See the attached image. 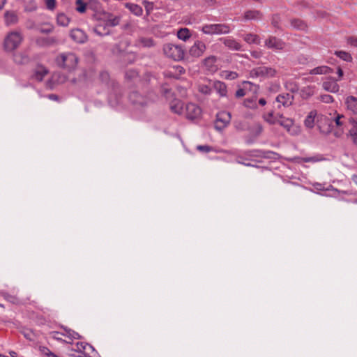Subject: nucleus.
Here are the masks:
<instances>
[{
    "mask_svg": "<svg viewBox=\"0 0 357 357\" xmlns=\"http://www.w3.org/2000/svg\"><path fill=\"white\" fill-rule=\"evenodd\" d=\"M54 61L58 67L72 71L76 68L79 58L75 53L66 52L59 54L55 57Z\"/></svg>",
    "mask_w": 357,
    "mask_h": 357,
    "instance_id": "obj_1",
    "label": "nucleus"
},
{
    "mask_svg": "<svg viewBox=\"0 0 357 357\" xmlns=\"http://www.w3.org/2000/svg\"><path fill=\"white\" fill-rule=\"evenodd\" d=\"M162 52L166 57L176 61H181L185 56V50L182 46L171 43L163 45Z\"/></svg>",
    "mask_w": 357,
    "mask_h": 357,
    "instance_id": "obj_2",
    "label": "nucleus"
},
{
    "mask_svg": "<svg viewBox=\"0 0 357 357\" xmlns=\"http://www.w3.org/2000/svg\"><path fill=\"white\" fill-rule=\"evenodd\" d=\"M22 40L23 36L21 32L17 31H10L4 38V50L7 52H13L18 48Z\"/></svg>",
    "mask_w": 357,
    "mask_h": 357,
    "instance_id": "obj_3",
    "label": "nucleus"
},
{
    "mask_svg": "<svg viewBox=\"0 0 357 357\" xmlns=\"http://www.w3.org/2000/svg\"><path fill=\"white\" fill-rule=\"evenodd\" d=\"M202 31L207 35L227 34L231 31V28L225 24H205L202 27Z\"/></svg>",
    "mask_w": 357,
    "mask_h": 357,
    "instance_id": "obj_4",
    "label": "nucleus"
},
{
    "mask_svg": "<svg viewBox=\"0 0 357 357\" xmlns=\"http://www.w3.org/2000/svg\"><path fill=\"white\" fill-rule=\"evenodd\" d=\"M276 73L277 71L275 68L261 66L251 70L250 76L252 77L269 78L275 77Z\"/></svg>",
    "mask_w": 357,
    "mask_h": 357,
    "instance_id": "obj_5",
    "label": "nucleus"
},
{
    "mask_svg": "<svg viewBox=\"0 0 357 357\" xmlns=\"http://www.w3.org/2000/svg\"><path fill=\"white\" fill-rule=\"evenodd\" d=\"M129 100L136 109L144 108L151 102L149 98L143 96L138 91L131 92L129 95Z\"/></svg>",
    "mask_w": 357,
    "mask_h": 357,
    "instance_id": "obj_6",
    "label": "nucleus"
},
{
    "mask_svg": "<svg viewBox=\"0 0 357 357\" xmlns=\"http://www.w3.org/2000/svg\"><path fill=\"white\" fill-rule=\"evenodd\" d=\"M231 119V116L229 112L225 111L218 112L216 115L215 128L218 131L222 130L229 125Z\"/></svg>",
    "mask_w": 357,
    "mask_h": 357,
    "instance_id": "obj_7",
    "label": "nucleus"
},
{
    "mask_svg": "<svg viewBox=\"0 0 357 357\" xmlns=\"http://www.w3.org/2000/svg\"><path fill=\"white\" fill-rule=\"evenodd\" d=\"M186 118L190 120L197 119L201 116L202 109L195 103L189 102L185 107Z\"/></svg>",
    "mask_w": 357,
    "mask_h": 357,
    "instance_id": "obj_8",
    "label": "nucleus"
},
{
    "mask_svg": "<svg viewBox=\"0 0 357 357\" xmlns=\"http://www.w3.org/2000/svg\"><path fill=\"white\" fill-rule=\"evenodd\" d=\"M206 50V44L201 40H196L189 50V54L192 57L199 58L202 56Z\"/></svg>",
    "mask_w": 357,
    "mask_h": 357,
    "instance_id": "obj_9",
    "label": "nucleus"
},
{
    "mask_svg": "<svg viewBox=\"0 0 357 357\" xmlns=\"http://www.w3.org/2000/svg\"><path fill=\"white\" fill-rule=\"evenodd\" d=\"M277 107L281 109L282 107L286 108L291 106L294 100V97L292 94L286 93H280L276 97Z\"/></svg>",
    "mask_w": 357,
    "mask_h": 357,
    "instance_id": "obj_10",
    "label": "nucleus"
},
{
    "mask_svg": "<svg viewBox=\"0 0 357 357\" xmlns=\"http://www.w3.org/2000/svg\"><path fill=\"white\" fill-rule=\"evenodd\" d=\"M265 46L269 49L280 51L284 48L285 43L280 38L269 36L265 40Z\"/></svg>",
    "mask_w": 357,
    "mask_h": 357,
    "instance_id": "obj_11",
    "label": "nucleus"
},
{
    "mask_svg": "<svg viewBox=\"0 0 357 357\" xmlns=\"http://www.w3.org/2000/svg\"><path fill=\"white\" fill-rule=\"evenodd\" d=\"M322 88L330 93H337L340 90V86L337 84V79L332 77H327L322 83Z\"/></svg>",
    "mask_w": 357,
    "mask_h": 357,
    "instance_id": "obj_12",
    "label": "nucleus"
},
{
    "mask_svg": "<svg viewBox=\"0 0 357 357\" xmlns=\"http://www.w3.org/2000/svg\"><path fill=\"white\" fill-rule=\"evenodd\" d=\"M258 90V86L252 84L250 82H243V87L239 88L235 93V96L237 98L243 97L248 93V91H252L255 93Z\"/></svg>",
    "mask_w": 357,
    "mask_h": 357,
    "instance_id": "obj_13",
    "label": "nucleus"
},
{
    "mask_svg": "<svg viewBox=\"0 0 357 357\" xmlns=\"http://www.w3.org/2000/svg\"><path fill=\"white\" fill-rule=\"evenodd\" d=\"M70 37L77 43H84L88 40L86 33L80 29H73L70 32Z\"/></svg>",
    "mask_w": 357,
    "mask_h": 357,
    "instance_id": "obj_14",
    "label": "nucleus"
},
{
    "mask_svg": "<svg viewBox=\"0 0 357 357\" xmlns=\"http://www.w3.org/2000/svg\"><path fill=\"white\" fill-rule=\"evenodd\" d=\"M36 43L40 47H47L56 45L59 41L56 37H39L36 39Z\"/></svg>",
    "mask_w": 357,
    "mask_h": 357,
    "instance_id": "obj_15",
    "label": "nucleus"
},
{
    "mask_svg": "<svg viewBox=\"0 0 357 357\" xmlns=\"http://www.w3.org/2000/svg\"><path fill=\"white\" fill-rule=\"evenodd\" d=\"M155 45V43L151 37H139L135 41V46L138 48H151Z\"/></svg>",
    "mask_w": 357,
    "mask_h": 357,
    "instance_id": "obj_16",
    "label": "nucleus"
},
{
    "mask_svg": "<svg viewBox=\"0 0 357 357\" xmlns=\"http://www.w3.org/2000/svg\"><path fill=\"white\" fill-rule=\"evenodd\" d=\"M217 57L215 56L211 55L205 58L203 60L202 63L207 70L211 72H215L218 69V67L215 65Z\"/></svg>",
    "mask_w": 357,
    "mask_h": 357,
    "instance_id": "obj_17",
    "label": "nucleus"
},
{
    "mask_svg": "<svg viewBox=\"0 0 357 357\" xmlns=\"http://www.w3.org/2000/svg\"><path fill=\"white\" fill-rule=\"evenodd\" d=\"M220 40L222 43L231 50H241L242 45L235 39L231 38H223Z\"/></svg>",
    "mask_w": 357,
    "mask_h": 357,
    "instance_id": "obj_18",
    "label": "nucleus"
},
{
    "mask_svg": "<svg viewBox=\"0 0 357 357\" xmlns=\"http://www.w3.org/2000/svg\"><path fill=\"white\" fill-rule=\"evenodd\" d=\"M212 87L216 91L220 97H226L227 94V89L226 84L221 81H213L212 82Z\"/></svg>",
    "mask_w": 357,
    "mask_h": 357,
    "instance_id": "obj_19",
    "label": "nucleus"
},
{
    "mask_svg": "<svg viewBox=\"0 0 357 357\" xmlns=\"http://www.w3.org/2000/svg\"><path fill=\"white\" fill-rule=\"evenodd\" d=\"M347 109L352 114L357 115V98L353 96L347 97L345 100Z\"/></svg>",
    "mask_w": 357,
    "mask_h": 357,
    "instance_id": "obj_20",
    "label": "nucleus"
},
{
    "mask_svg": "<svg viewBox=\"0 0 357 357\" xmlns=\"http://www.w3.org/2000/svg\"><path fill=\"white\" fill-rule=\"evenodd\" d=\"M4 21L7 26L14 25L18 22V16L15 11H6L4 13Z\"/></svg>",
    "mask_w": 357,
    "mask_h": 357,
    "instance_id": "obj_21",
    "label": "nucleus"
},
{
    "mask_svg": "<svg viewBox=\"0 0 357 357\" xmlns=\"http://www.w3.org/2000/svg\"><path fill=\"white\" fill-rule=\"evenodd\" d=\"M282 114H275L273 111L268 112L263 115L264 120L271 125H275L279 123L280 118L279 116Z\"/></svg>",
    "mask_w": 357,
    "mask_h": 357,
    "instance_id": "obj_22",
    "label": "nucleus"
},
{
    "mask_svg": "<svg viewBox=\"0 0 357 357\" xmlns=\"http://www.w3.org/2000/svg\"><path fill=\"white\" fill-rule=\"evenodd\" d=\"M93 31L95 34L99 36H104L110 34L109 26L105 23L103 24H100L97 25L93 29Z\"/></svg>",
    "mask_w": 357,
    "mask_h": 357,
    "instance_id": "obj_23",
    "label": "nucleus"
},
{
    "mask_svg": "<svg viewBox=\"0 0 357 357\" xmlns=\"http://www.w3.org/2000/svg\"><path fill=\"white\" fill-rule=\"evenodd\" d=\"M333 72V70L326 66L316 67L310 71V75H326Z\"/></svg>",
    "mask_w": 357,
    "mask_h": 357,
    "instance_id": "obj_24",
    "label": "nucleus"
},
{
    "mask_svg": "<svg viewBox=\"0 0 357 357\" xmlns=\"http://www.w3.org/2000/svg\"><path fill=\"white\" fill-rule=\"evenodd\" d=\"M262 13L257 10H247L244 13V18L246 20H259L261 19Z\"/></svg>",
    "mask_w": 357,
    "mask_h": 357,
    "instance_id": "obj_25",
    "label": "nucleus"
},
{
    "mask_svg": "<svg viewBox=\"0 0 357 357\" xmlns=\"http://www.w3.org/2000/svg\"><path fill=\"white\" fill-rule=\"evenodd\" d=\"M47 73L48 70L45 66H38L36 68L33 77L37 81L41 82Z\"/></svg>",
    "mask_w": 357,
    "mask_h": 357,
    "instance_id": "obj_26",
    "label": "nucleus"
},
{
    "mask_svg": "<svg viewBox=\"0 0 357 357\" xmlns=\"http://www.w3.org/2000/svg\"><path fill=\"white\" fill-rule=\"evenodd\" d=\"M317 115V112L316 110H312L309 112L304 121V125L305 127L307 128H312L314 126V121Z\"/></svg>",
    "mask_w": 357,
    "mask_h": 357,
    "instance_id": "obj_27",
    "label": "nucleus"
},
{
    "mask_svg": "<svg viewBox=\"0 0 357 357\" xmlns=\"http://www.w3.org/2000/svg\"><path fill=\"white\" fill-rule=\"evenodd\" d=\"M170 109L175 114H181L183 110V103L181 100L175 99L170 103Z\"/></svg>",
    "mask_w": 357,
    "mask_h": 357,
    "instance_id": "obj_28",
    "label": "nucleus"
},
{
    "mask_svg": "<svg viewBox=\"0 0 357 357\" xmlns=\"http://www.w3.org/2000/svg\"><path fill=\"white\" fill-rule=\"evenodd\" d=\"M126 8H128L132 14L136 16H141L143 13L142 8L135 3H126L125 5Z\"/></svg>",
    "mask_w": 357,
    "mask_h": 357,
    "instance_id": "obj_29",
    "label": "nucleus"
},
{
    "mask_svg": "<svg viewBox=\"0 0 357 357\" xmlns=\"http://www.w3.org/2000/svg\"><path fill=\"white\" fill-rule=\"evenodd\" d=\"M280 121L279 123L282 127L285 128L288 132L291 131V128L294 125V121L289 118H285L283 115H280Z\"/></svg>",
    "mask_w": 357,
    "mask_h": 357,
    "instance_id": "obj_30",
    "label": "nucleus"
},
{
    "mask_svg": "<svg viewBox=\"0 0 357 357\" xmlns=\"http://www.w3.org/2000/svg\"><path fill=\"white\" fill-rule=\"evenodd\" d=\"M243 40L248 44H257L259 45L260 43L259 37L254 33H246L243 36Z\"/></svg>",
    "mask_w": 357,
    "mask_h": 357,
    "instance_id": "obj_31",
    "label": "nucleus"
},
{
    "mask_svg": "<svg viewBox=\"0 0 357 357\" xmlns=\"http://www.w3.org/2000/svg\"><path fill=\"white\" fill-rule=\"evenodd\" d=\"M70 19L63 13H59L56 16V23L59 26H68Z\"/></svg>",
    "mask_w": 357,
    "mask_h": 357,
    "instance_id": "obj_32",
    "label": "nucleus"
},
{
    "mask_svg": "<svg viewBox=\"0 0 357 357\" xmlns=\"http://www.w3.org/2000/svg\"><path fill=\"white\" fill-rule=\"evenodd\" d=\"M321 160L319 156H313V157H296L293 159V161L297 163L302 162H316Z\"/></svg>",
    "mask_w": 357,
    "mask_h": 357,
    "instance_id": "obj_33",
    "label": "nucleus"
},
{
    "mask_svg": "<svg viewBox=\"0 0 357 357\" xmlns=\"http://www.w3.org/2000/svg\"><path fill=\"white\" fill-rule=\"evenodd\" d=\"M290 25L294 29L298 30H304L307 27L305 23L299 19L290 20Z\"/></svg>",
    "mask_w": 357,
    "mask_h": 357,
    "instance_id": "obj_34",
    "label": "nucleus"
},
{
    "mask_svg": "<svg viewBox=\"0 0 357 357\" xmlns=\"http://www.w3.org/2000/svg\"><path fill=\"white\" fill-rule=\"evenodd\" d=\"M120 19L119 16H114L109 14L105 23L107 24L109 27L116 26L119 24Z\"/></svg>",
    "mask_w": 357,
    "mask_h": 357,
    "instance_id": "obj_35",
    "label": "nucleus"
},
{
    "mask_svg": "<svg viewBox=\"0 0 357 357\" xmlns=\"http://www.w3.org/2000/svg\"><path fill=\"white\" fill-rule=\"evenodd\" d=\"M191 35L190 33V31L187 28H182L180 29L177 31V37L180 40H182L183 41H186L190 38Z\"/></svg>",
    "mask_w": 357,
    "mask_h": 357,
    "instance_id": "obj_36",
    "label": "nucleus"
},
{
    "mask_svg": "<svg viewBox=\"0 0 357 357\" xmlns=\"http://www.w3.org/2000/svg\"><path fill=\"white\" fill-rule=\"evenodd\" d=\"M335 54L340 59H342L343 61H345L347 62L352 61V56H351V54L347 52L335 51Z\"/></svg>",
    "mask_w": 357,
    "mask_h": 357,
    "instance_id": "obj_37",
    "label": "nucleus"
},
{
    "mask_svg": "<svg viewBox=\"0 0 357 357\" xmlns=\"http://www.w3.org/2000/svg\"><path fill=\"white\" fill-rule=\"evenodd\" d=\"M198 91L204 95H210L212 92V89L210 86L206 84H200L198 85Z\"/></svg>",
    "mask_w": 357,
    "mask_h": 357,
    "instance_id": "obj_38",
    "label": "nucleus"
},
{
    "mask_svg": "<svg viewBox=\"0 0 357 357\" xmlns=\"http://www.w3.org/2000/svg\"><path fill=\"white\" fill-rule=\"evenodd\" d=\"M99 79L105 84H109L110 76L107 71L102 70L99 74Z\"/></svg>",
    "mask_w": 357,
    "mask_h": 357,
    "instance_id": "obj_39",
    "label": "nucleus"
},
{
    "mask_svg": "<svg viewBox=\"0 0 357 357\" xmlns=\"http://www.w3.org/2000/svg\"><path fill=\"white\" fill-rule=\"evenodd\" d=\"M14 61L18 64H23L28 61L29 59L26 56L22 54H15L14 55Z\"/></svg>",
    "mask_w": 357,
    "mask_h": 357,
    "instance_id": "obj_40",
    "label": "nucleus"
},
{
    "mask_svg": "<svg viewBox=\"0 0 357 357\" xmlns=\"http://www.w3.org/2000/svg\"><path fill=\"white\" fill-rule=\"evenodd\" d=\"M243 105L248 108L255 109L257 107L256 99L253 98H246L243 102Z\"/></svg>",
    "mask_w": 357,
    "mask_h": 357,
    "instance_id": "obj_41",
    "label": "nucleus"
},
{
    "mask_svg": "<svg viewBox=\"0 0 357 357\" xmlns=\"http://www.w3.org/2000/svg\"><path fill=\"white\" fill-rule=\"evenodd\" d=\"M344 116L337 114V116L335 118L334 121L336 124V126L340 128V131H343V128H342L344 125Z\"/></svg>",
    "mask_w": 357,
    "mask_h": 357,
    "instance_id": "obj_42",
    "label": "nucleus"
},
{
    "mask_svg": "<svg viewBox=\"0 0 357 357\" xmlns=\"http://www.w3.org/2000/svg\"><path fill=\"white\" fill-rule=\"evenodd\" d=\"M351 128L349 129V134L354 135L357 133V118H351L349 119Z\"/></svg>",
    "mask_w": 357,
    "mask_h": 357,
    "instance_id": "obj_43",
    "label": "nucleus"
},
{
    "mask_svg": "<svg viewBox=\"0 0 357 357\" xmlns=\"http://www.w3.org/2000/svg\"><path fill=\"white\" fill-rule=\"evenodd\" d=\"M234 126L238 130H246L248 129V125L246 122L242 121H236Z\"/></svg>",
    "mask_w": 357,
    "mask_h": 357,
    "instance_id": "obj_44",
    "label": "nucleus"
},
{
    "mask_svg": "<svg viewBox=\"0 0 357 357\" xmlns=\"http://www.w3.org/2000/svg\"><path fill=\"white\" fill-rule=\"evenodd\" d=\"M76 6V10L77 12L83 13L86 11V4L82 0H77Z\"/></svg>",
    "mask_w": 357,
    "mask_h": 357,
    "instance_id": "obj_45",
    "label": "nucleus"
},
{
    "mask_svg": "<svg viewBox=\"0 0 357 357\" xmlns=\"http://www.w3.org/2000/svg\"><path fill=\"white\" fill-rule=\"evenodd\" d=\"M125 76L128 79H133L138 77V73L135 70H128L126 71Z\"/></svg>",
    "mask_w": 357,
    "mask_h": 357,
    "instance_id": "obj_46",
    "label": "nucleus"
},
{
    "mask_svg": "<svg viewBox=\"0 0 357 357\" xmlns=\"http://www.w3.org/2000/svg\"><path fill=\"white\" fill-rule=\"evenodd\" d=\"M174 71L176 73L177 79H179L180 76L185 73V70L181 66L177 65L173 66Z\"/></svg>",
    "mask_w": 357,
    "mask_h": 357,
    "instance_id": "obj_47",
    "label": "nucleus"
},
{
    "mask_svg": "<svg viewBox=\"0 0 357 357\" xmlns=\"http://www.w3.org/2000/svg\"><path fill=\"white\" fill-rule=\"evenodd\" d=\"M145 9H146V14L147 15H149L150 13L151 12V10H153V3L152 2H150L147 0H144L142 2Z\"/></svg>",
    "mask_w": 357,
    "mask_h": 357,
    "instance_id": "obj_48",
    "label": "nucleus"
},
{
    "mask_svg": "<svg viewBox=\"0 0 357 357\" xmlns=\"http://www.w3.org/2000/svg\"><path fill=\"white\" fill-rule=\"evenodd\" d=\"M285 86L292 93H295L298 91V85L294 82H287Z\"/></svg>",
    "mask_w": 357,
    "mask_h": 357,
    "instance_id": "obj_49",
    "label": "nucleus"
},
{
    "mask_svg": "<svg viewBox=\"0 0 357 357\" xmlns=\"http://www.w3.org/2000/svg\"><path fill=\"white\" fill-rule=\"evenodd\" d=\"M280 17L278 15H274L272 17L271 24L275 28L280 29Z\"/></svg>",
    "mask_w": 357,
    "mask_h": 357,
    "instance_id": "obj_50",
    "label": "nucleus"
},
{
    "mask_svg": "<svg viewBox=\"0 0 357 357\" xmlns=\"http://www.w3.org/2000/svg\"><path fill=\"white\" fill-rule=\"evenodd\" d=\"M54 26L51 24H47V26L45 28L40 27L38 28V30L41 33H50L53 31Z\"/></svg>",
    "mask_w": 357,
    "mask_h": 357,
    "instance_id": "obj_51",
    "label": "nucleus"
},
{
    "mask_svg": "<svg viewBox=\"0 0 357 357\" xmlns=\"http://www.w3.org/2000/svg\"><path fill=\"white\" fill-rule=\"evenodd\" d=\"M45 5L48 10H54L56 8V0H45Z\"/></svg>",
    "mask_w": 357,
    "mask_h": 357,
    "instance_id": "obj_52",
    "label": "nucleus"
},
{
    "mask_svg": "<svg viewBox=\"0 0 357 357\" xmlns=\"http://www.w3.org/2000/svg\"><path fill=\"white\" fill-rule=\"evenodd\" d=\"M197 149L201 152L208 153L212 150V147L208 145H199Z\"/></svg>",
    "mask_w": 357,
    "mask_h": 357,
    "instance_id": "obj_53",
    "label": "nucleus"
},
{
    "mask_svg": "<svg viewBox=\"0 0 357 357\" xmlns=\"http://www.w3.org/2000/svg\"><path fill=\"white\" fill-rule=\"evenodd\" d=\"M347 44L350 45L351 46L357 47V37L355 36H350L348 37L347 39Z\"/></svg>",
    "mask_w": 357,
    "mask_h": 357,
    "instance_id": "obj_54",
    "label": "nucleus"
},
{
    "mask_svg": "<svg viewBox=\"0 0 357 357\" xmlns=\"http://www.w3.org/2000/svg\"><path fill=\"white\" fill-rule=\"evenodd\" d=\"M165 76L167 77L177 79L176 73L174 71L173 67H172L165 73Z\"/></svg>",
    "mask_w": 357,
    "mask_h": 357,
    "instance_id": "obj_55",
    "label": "nucleus"
},
{
    "mask_svg": "<svg viewBox=\"0 0 357 357\" xmlns=\"http://www.w3.org/2000/svg\"><path fill=\"white\" fill-rule=\"evenodd\" d=\"M321 100L324 102L329 103L333 101V98L330 95L321 96Z\"/></svg>",
    "mask_w": 357,
    "mask_h": 357,
    "instance_id": "obj_56",
    "label": "nucleus"
},
{
    "mask_svg": "<svg viewBox=\"0 0 357 357\" xmlns=\"http://www.w3.org/2000/svg\"><path fill=\"white\" fill-rule=\"evenodd\" d=\"M67 335L72 339H77L79 336L78 333L71 330L66 331Z\"/></svg>",
    "mask_w": 357,
    "mask_h": 357,
    "instance_id": "obj_57",
    "label": "nucleus"
},
{
    "mask_svg": "<svg viewBox=\"0 0 357 357\" xmlns=\"http://www.w3.org/2000/svg\"><path fill=\"white\" fill-rule=\"evenodd\" d=\"M226 78L229 79H234L238 77V74L235 72H226Z\"/></svg>",
    "mask_w": 357,
    "mask_h": 357,
    "instance_id": "obj_58",
    "label": "nucleus"
},
{
    "mask_svg": "<svg viewBox=\"0 0 357 357\" xmlns=\"http://www.w3.org/2000/svg\"><path fill=\"white\" fill-rule=\"evenodd\" d=\"M251 56L255 59H259L262 56V52L260 50H255L251 52Z\"/></svg>",
    "mask_w": 357,
    "mask_h": 357,
    "instance_id": "obj_59",
    "label": "nucleus"
},
{
    "mask_svg": "<svg viewBox=\"0 0 357 357\" xmlns=\"http://www.w3.org/2000/svg\"><path fill=\"white\" fill-rule=\"evenodd\" d=\"M254 126H255L256 133L257 135L261 134L263 130V126H261V124L257 123H255Z\"/></svg>",
    "mask_w": 357,
    "mask_h": 357,
    "instance_id": "obj_60",
    "label": "nucleus"
},
{
    "mask_svg": "<svg viewBox=\"0 0 357 357\" xmlns=\"http://www.w3.org/2000/svg\"><path fill=\"white\" fill-rule=\"evenodd\" d=\"M40 351H41V353L45 356H48L50 352H51V351L46 347H40Z\"/></svg>",
    "mask_w": 357,
    "mask_h": 357,
    "instance_id": "obj_61",
    "label": "nucleus"
},
{
    "mask_svg": "<svg viewBox=\"0 0 357 357\" xmlns=\"http://www.w3.org/2000/svg\"><path fill=\"white\" fill-rule=\"evenodd\" d=\"M83 350L86 351L91 350L92 351H94V348L91 344H85L84 346H83Z\"/></svg>",
    "mask_w": 357,
    "mask_h": 357,
    "instance_id": "obj_62",
    "label": "nucleus"
},
{
    "mask_svg": "<svg viewBox=\"0 0 357 357\" xmlns=\"http://www.w3.org/2000/svg\"><path fill=\"white\" fill-rule=\"evenodd\" d=\"M337 73L338 75V79H337V81H339L341 79V78L342 77V76L344 75L343 70H342V68L340 67H339L337 68Z\"/></svg>",
    "mask_w": 357,
    "mask_h": 357,
    "instance_id": "obj_63",
    "label": "nucleus"
},
{
    "mask_svg": "<svg viewBox=\"0 0 357 357\" xmlns=\"http://www.w3.org/2000/svg\"><path fill=\"white\" fill-rule=\"evenodd\" d=\"M350 136H351V137L352 139L353 142L356 145H357V133L356 134L354 133V135H351Z\"/></svg>",
    "mask_w": 357,
    "mask_h": 357,
    "instance_id": "obj_64",
    "label": "nucleus"
}]
</instances>
